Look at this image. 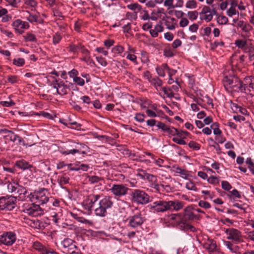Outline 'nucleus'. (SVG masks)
Listing matches in <instances>:
<instances>
[{"mask_svg": "<svg viewBox=\"0 0 254 254\" xmlns=\"http://www.w3.org/2000/svg\"><path fill=\"white\" fill-rule=\"evenodd\" d=\"M27 191L26 189L22 187V186L18 185V188L17 189V190L15 194H18V196L20 198H21L20 196L21 195L25 196V195L27 193Z\"/></svg>", "mask_w": 254, "mask_h": 254, "instance_id": "obj_39", "label": "nucleus"}, {"mask_svg": "<svg viewBox=\"0 0 254 254\" xmlns=\"http://www.w3.org/2000/svg\"><path fill=\"white\" fill-rule=\"evenodd\" d=\"M145 221L144 218L142 216L140 212H137L136 214L130 216L127 220V227L128 230L131 229H140L141 226Z\"/></svg>", "mask_w": 254, "mask_h": 254, "instance_id": "obj_5", "label": "nucleus"}, {"mask_svg": "<svg viewBox=\"0 0 254 254\" xmlns=\"http://www.w3.org/2000/svg\"><path fill=\"white\" fill-rule=\"evenodd\" d=\"M203 246V248L209 252H214L217 250L216 243L213 239H208Z\"/></svg>", "mask_w": 254, "mask_h": 254, "instance_id": "obj_22", "label": "nucleus"}, {"mask_svg": "<svg viewBox=\"0 0 254 254\" xmlns=\"http://www.w3.org/2000/svg\"><path fill=\"white\" fill-rule=\"evenodd\" d=\"M162 90L163 91L164 94L167 96V97L171 98L175 97V94L174 93L172 89L170 88L162 87Z\"/></svg>", "mask_w": 254, "mask_h": 254, "instance_id": "obj_36", "label": "nucleus"}, {"mask_svg": "<svg viewBox=\"0 0 254 254\" xmlns=\"http://www.w3.org/2000/svg\"><path fill=\"white\" fill-rule=\"evenodd\" d=\"M207 181L209 184H216L219 183L218 179L216 177L213 176H211L208 177L207 179Z\"/></svg>", "mask_w": 254, "mask_h": 254, "instance_id": "obj_58", "label": "nucleus"}, {"mask_svg": "<svg viewBox=\"0 0 254 254\" xmlns=\"http://www.w3.org/2000/svg\"><path fill=\"white\" fill-rule=\"evenodd\" d=\"M198 206L205 209H208L211 207L209 202L203 200H200L198 202Z\"/></svg>", "mask_w": 254, "mask_h": 254, "instance_id": "obj_56", "label": "nucleus"}, {"mask_svg": "<svg viewBox=\"0 0 254 254\" xmlns=\"http://www.w3.org/2000/svg\"><path fill=\"white\" fill-rule=\"evenodd\" d=\"M186 187L189 190H196V187L195 184L191 181H190L186 183Z\"/></svg>", "mask_w": 254, "mask_h": 254, "instance_id": "obj_59", "label": "nucleus"}, {"mask_svg": "<svg viewBox=\"0 0 254 254\" xmlns=\"http://www.w3.org/2000/svg\"><path fill=\"white\" fill-rule=\"evenodd\" d=\"M25 40L28 42H36V38L33 34L31 33H27L25 36H23Z\"/></svg>", "mask_w": 254, "mask_h": 254, "instance_id": "obj_40", "label": "nucleus"}, {"mask_svg": "<svg viewBox=\"0 0 254 254\" xmlns=\"http://www.w3.org/2000/svg\"><path fill=\"white\" fill-rule=\"evenodd\" d=\"M209 145L213 147L216 150L217 154H220L221 153V149L219 143L212 138H209L207 140Z\"/></svg>", "mask_w": 254, "mask_h": 254, "instance_id": "obj_29", "label": "nucleus"}, {"mask_svg": "<svg viewBox=\"0 0 254 254\" xmlns=\"http://www.w3.org/2000/svg\"><path fill=\"white\" fill-rule=\"evenodd\" d=\"M16 240V236L13 232H6L0 235V243L7 246H12Z\"/></svg>", "mask_w": 254, "mask_h": 254, "instance_id": "obj_15", "label": "nucleus"}, {"mask_svg": "<svg viewBox=\"0 0 254 254\" xmlns=\"http://www.w3.org/2000/svg\"><path fill=\"white\" fill-rule=\"evenodd\" d=\"M188 145L190 148L194 150H198L200 148V144L193 141H190Z\"/></svg>", "mask_w": 254, "mask_h": 254, "instance_id": "obj_44", "label": "nucleus"}, {"mask_svg": "<svg viewBox=\"0 0 254 254\" xmlns=\"http://www.w3.org/2000/svg\"><path fill=\"white\" fill-rule=\"evenodd\" d=\"M193 210L194 209L192 206H188L182 213L172 214L170 219L173 221V223L176 227L182 225L184 223H190L196 217Z\"/></svg>", "mask_w": 254, "mask_h": 254, "instance_id": "obj_2", "label": "nucleus"}, {"mask_svg": "<svg viewBox=\"0 0 254 254\" xmlns=\"http://www.w3.org/2000/svg\"><path fill=\"white\" fill-rule=\"evenodd\" d=\"M224 244L226 248L229 249L232 253L235 254H241L240 250V248L239 247L233 245L231 242L229 241H224Z\"/></svg>", "mask_w": 254, "mask_h": 254, "instance_id": "obj_24", "label": "nucleus"}, {"mask_svg": "<svg viewBox=\"0 0 254 254\" xmlns=\"http://www.w3.org/2000/svg\"><path fill=\"white\" fill-rule=\"evenodd\" d=\"M184 205V202L178 200L168 201L169 210L179 211L183 207Z\"/></svg>", "mask_w": 254, "mask_h": 254, "instance_id": "obj_23", "label": "nucleus"}, {"mask_svg": "<svg viewBox=\"0 0 254 254\" xmlns=\"http://www.w3.org/2000/svg\"><path fill=\"white\" fill-rule=\"evenodd\" d=\"M171 170L176 174H179V175L184 179H188V178L190 177L188 171L183 169L177 165L172 166Z\"/></svg>", "mask_w": 254, "mask_h": 254, "instance_id": "obj_21", "label": "nucleus"}, {"mask_svg": "<svg viewBox=\"0 0 254 254\" xmlns=\"http://www.w3.org/2000/svg\"><path fill=\"white\" fill-rule=\"evenodd\" d=\"M227 14L229 17L236 15L237 14V11L236 9L233 6H231L226 12Z\"/></svg>", "mask_w": 254, "mask_h": 254, "instance_id": "obj_61", "label": "nucleus"}, {"mask_svg": "<svg viewBox=\"0 0 254 254\" xmlns=\"http://www.w3.org/2000/svg\"><path fill=\"white\" fill-rule=\"evenodd\" d=\"M11 26L19 34H22L24 30L27 29L29 27V23L26 21H22L20 19H16L11 24Z\"/></svg>", "mask_w": 254, "mask_h": 254, "instance_id": "obj_17", "label": "nucleus"}, {"mask_svg": "<svg viewBox=\"0 0 254 254\" xmlns=\"http://www.w3.org/2000/svg\"><path fill=\"white\" fill-rule=\"evenodd\" d=\"M6 137H9V140L12 142H15L18 138V135L15 134L13 131L10 134H7Z\"/></svg>", "mask_w": 254, "mask_h": 254, "instance_id": "obj_62", "label": "nucleus"}, {"mask_svg": "<svg viewBox=\"0 0 254 254\" xmlns=\"http://www.w3.org/2000/svg\"><path fill=\"white\" fill-rule=\"evenodd\" d=\"M223 83L228 93L241 92V80L237 76H225Z\"/></svg>", "mask_w": 254, "mask_h": 254, "instance_id": "obj_3", "label": "nucleus"}, {"mask_svg": "<svg viewBox=\"0 0 254 254\" xmlns=\"http://www.w3.org/2000/svg\"><path fill=\"white\" fill-rule=\"evenodd\" d=\"M170 68L167 64H163L160 66L156 67V71L158 75L161 77H164L165 76V70H168Z\"/></svg>", "mask_w": 254, "mask_h": 254, "instance_id": "obj_28", "label": "nucleus"}, {"mask_svg": "<svg viewBox=\"0 0 254 254\" xmlns=\"http://www.w3.org/2000/svg\"><path fill=\"white\" fill-rule=\"evenodd\" d=\"M246 163L248 165V168L251 172L254 174V163L251 158H247Z\"/></svg>", "mask_w": 254, "mask_h": 254, "instance_id": "obj_43", "label": "nucleus"}, {"mask_svg": "<svg viewBox=\"0 0 254 254\" xmlns=\"http://www.w3.org/2000/svg\"><path fill=\"white\" fill-rule=\"evenodd\" d=\"M178 129L173 127L168 126L165 132L171 136L177 135Z\"/></svg>", "mask_w": 254, "mask_h": 254, "instance_id": "obj_41", "label": "nucleus"}, {"mask_svg": "<svg viewBox=\"0 0 254 254\" xmlns=\"http://www.w3.org/2000/svg\"><path fill=\"white\" fill-rule=\"evenodd\" d=\"M19 184L15 180H12V182H8L7 184V189L8 192L16 193L17 189Z\"/></svg>", "mask_w": 254, "mask_h": 254, "instance_id": "obj_26", "label": "nucleus"}, {"mask_svg": "<svg viewBox=\"0 0 254 254\" xmlns=\"http://www.w3.org/2000/svg\"><path fill=\"white\" fill-rule=\"evenodd\" d=\"M115 197L110 195L90 194L83 201V205L85 210L91 211L95 204L94 213L96 216L105 217L107 214V210L111 209L115 205Z\"/></svg>", "mask_w": 254, "mask_h": 254, "instance_id": "obj_1", "label": "nucleus"}, {"mask_svg": "<svg viewBox=\"0 0 254 254\" xmlns=\"http://www.w3.org/2000/svg\"><path fill=\"white\" fill-rule=\"evenodd\" d=\"M176 227L180 229V230H183L185 231H190L192 232H194L196 230V228L194 226L191 225L190 224V223H184L182 224V225H180Z\"/></svg>", "mask_w": 254, "mask_h": 254, "instance_id": "obj_30", "label": "nucleus"}, {"mask_svg": "<svg viewBox=\"0 0 254 254\" xmlns=\"http://www.w3.org/2000/svg\"><path fill=\"white\" fill-rule=\"evenodd\" d=\"M30 225L32 227L40 230H43L45 228L44 222L38 220L33 221Z\"/></svg>", "mask_w": 254, "mask_h": 254, "instance_id": "obj_35", "label": "nucleus"}, {"mask_svg": "<svg viewBox=\"0 0 254 254\" xmlns=\"http://www.w3.org/2000/svg\"><path fill=\"white\" fill-rule=\"evenodd\" d=\"M17 199L16 197L2 196L0 197V210L11 211L16 206Z\"/></svg>", "mask_w": 254, "mask_h": 254, "instance_id": "obj_7", "label": "nucleus"}, {"mask_svg": "<svg viewBox=\"0 0 254 254\" xmlns=\"http://www.w3.org/2000/svg\"><path fill=\"white\" fill-rule=\"evenodd\" d=\"M230 107L234 112L238 113L239 109H240L241 106L239 105L237 103H233L231 101Z\"/></svg>", "mask_w": 254, "mask_h": 254, "instance_id": "obj_55", "label": "nucleus"}, {"mask_svg": "<svg viewBox=\"0 0 254 254\" xmlns=\"http://www.w3.org/2000/svg\"><path fill=\"white\" fill-rule=\"evenodd\" d=\"M225 233L227 235V239L233 242H240L242 239L241 232L235 228H228L225 230Z\"/></svg>", "mask_w": 254, "mask_h": 254, "instance_id": "obj_16", "label": "nucleus"}, {"mask_svg": "<svg viewBox=\"0 0 254 254\" xmlns=\"http://www.w3.org/2000/svg\"><path fill=\"white\" fill-rule=\"evenodd\" d=\"M22 211L32 216H37L42 213L41 209L38 204L25 203L22 206Z\"/></svg>", "mask_w": 254, "mask_h": 254, "instance_id": "obj_8", "label": "nucleus"}, {"mask_svg": "<svg viewBox=\"0 0 254 254\" xmlns=\"http://www.w3.org/2000/svg\"><path fill=\"white\" fill-rule=\"evenodd\" d=\"M145 117V116L144 114H140V113H137L136 114L135 116L134 117V119L136 121L141 123L144 121Z\"/></svg>", "mask_w": 254, "mask_h": 254, "instance_id": "obj_64", "label": "nucleus"}, {"mask_svg": "<svg viewBox=\"0 0 254 254\" xmlns=\"http://www.w3.org/2000/svg\"><path fill=\"white\" fill-rule=\"evenodd\" d=\"M241 92L247 95L254 94V82L249 77H245L241 80Z\"/></svg>", "mask_w": 254, "mask_h": 254, "instance_id": "obj_9", "label": "nucleus"}, {"mask_svg": "<svg viewBox=\"0 0 254 254\" xmlns=\"http://www.w3.org/2000/svg\"><path fill=\"white\" fill-rule=\"evenodd\" d=\"M188 16L189 19L192 21L197 18L198 13L196 11H189L188 12Z\"/></svg>", "mask_w": 254, "mask_h": 254, "instance_id": "obj_51", "label": "nucleus"}, {"mask_svg": "<svg viewBox=\"0 0 254 254\" xmlns=\"http://www.w3.org/2000/svg\"><path fill=\"white\" fill-rule=\"evenodd\" d=\"M215 5V3L212 4V9L207 6H204L203 7L199 13L200 18L201 20H205L206 22L210 21L212 20L213 15H215L216 13V9Z\"/></svg>", "mask_w": 254, "mask_h": 254, "instance_id": "obj_12", "label": "nucleus"}, {"mask_svg": "<svg viewBox=\"0 0 254 254\" xmlns=\"http://www.w3.org/2000/svg\"><path fill=\"white\" fill-rule=\"evenodd\" d=\"M129 188L125 184H114L110 189L111 193L116 197H121L126 195Z\"/></svg>", "mask_w": 254, "mask_h": 254, "instance_id": "obj_13", "label": "nucleus"}, {"mask_svg": "<svg viewBox=\"0 0 254 254\" xmlns=\"http://www.w3.org/2000/svg\"><path fill=\"white\" fill-rule=\"evenodd\" d=\"M76 48V47H75V45L73 43H71L67 47V49L68 52L72 53L73 54H75L77 52Z\"/></svg>", "mask_w": 254, "mask_h": 254, "instance_id": "obj_50", "label": "nucleus"}, {"mask_svg": "<svg viewBox=\"0 0 254 254\" xmlns=\"http://www.w3.org/2000/svg\"><path fill=\"white\" fill-rule=\"evenodd\" d=\"M102 179L96 176H92L89 177V182L91 184H95L99 182Z\"/></svg>", "mask_w": 254, "mask_h": 254, "instance_id": "obj_46", "label": "nucleus"}, {"mask_svg": "<svg viewBox=\"0 0 254 254\" xmlns=\"http://www.w3.org/2000/svg\"><path fill=\"white\" fill-rule=\"evenodd\" d=\"M15 165L18 168L24 170L30 169L32 167V165L24 160L17 161L15 163Z\"/></svg>", "mask_w": 254, "mask_h": 254, "instance_id": "obj_31", "label": "nucleus"}, {"mask_svg": "<svg viewBox=\"0 0 254 254\" xmlns=\"http://www.w3.org/2000/svg\"><path fill=\"white\" fill-rule=\"evenodd\" d=\"M127 7L131 10H134L136 9H138L139 10H140L141 9V6L137 3L128 4L127 5Z\"/></svg>", "mask_w": 254, "mask_h": 254, "instance_id": "obj_52", "label": "nucleus"}, {"mask_svg": "<svg viewBox=\"0 0 254 254\" xmlns=\"http://www.w3.org/2000/svg\"><path fill=\"white\" fill-rule=\"evenodd\" d=\"M153 160L155 165L160 167H162L163 164L164 163V160L161 158H157L156 156L155 157V159H153Z\"/></svg>", "mask_w": 254, "mask_h": 254, "instance_id": "obj_63", "label": "nucleus"}, {"mask_svg": "<svg viewBox=\"0 0 254 254\" xmlns=\"http://www.w3.org/2000/svg\"><path fill=\"white\" fill-rule=\"evenodd\" d=\"M25 60L23 58H17L14 59L13 60L12 64L13 65L18 66L21 67L22 66L25 64Z\"/></svg>", "mask_w": 254, "mask_h": 254, "instance_id": "obj_38", "label": "nucleus"}, {"mask_svg": "<svg viewBox=\"0 0 254 254\" xmlns=\"http://www.w3.org/2000/svg\"><path fill=\"white\" fill-rule=\"evenodd\" d=\"M69 178L68 175L65 174L58 176V181L61 186L66 185L69 183Z\"/></svg>", "mask_w": 254, "mask_h": 254, "instance_id": "obj_33", "label": "nucleus"}, {"mask_svg": "<svg viewBox=\"0 0 254 254\" xmlns=\"http://www.w3.org/2000/svg\"><path fill=\"white\" fill-rule=\"evenodd\" d=\"M215 140L219 143H223L226 141V138L224 136L222 133L220 134L217 135L215 138Z\"/></svg>", "mask_w": 254, "mask_h": 254, "instance_id": "obj_57", "label": "nucleus"}, {"mask_svg": "<svg viewBox=\"0 0 254 254\" xmlns=\"http://www.w3.org/2000/svg\"><path fill=\"white\" fill-rule=\"evenodd\" d=\"M221 186L223 189L227 191H229L232 189V186L226 181L221 182Z\"/></svg>", "mask_w": 254, "mask_h": 254, "instance_id": "obj_48", "label": "nucleus"}, {"mask_svg": "<svg viewBox=\"0 0 254 254\" xmlns=\"http://www.w3.org/2000/svg\"><path fill=\"white\" fill-rule=\"evenodd\" d=\"M235 45L239 49L243 50L245 52H248V49L246 48L247 46V41L245 39H237L235 41Z\"/></svg>", "mask_w": 254, "mask_h": 254, "instance_id": "obj_27", "label": "nucleus"}, {"mask_svg": "<svg viewBox=\"0 0 254 254\" xmlns=\"http://www.w3.org/2000/svg\"><path fill=\"white\" fill-rule=\"evenodd\" d=\"M163 55L167 58H171L174 56V53L170 48H165L163 51Z\"/></svg>", "mask_w": 254, "mask_h": 254, "instance_id": "obj_49", "label": "nucleus"}, {"mask_svg": "<svg viewBox=\"0 0 254 254\" xmlns=\"http://www.w3.org/2000/svg\"><path fill=\"white\" fill-rule=\"evenodd\" d=\"M96 59L98 63L103 66H106L108 64L105 59L101 56L97 57Z\"/></svg>", "mask_w": 254, "mask_h": 254, "instance_id": "obj_54", "label": "nucleus"}, {"mask_svg": "<svg viewBox=\"0 0 254 254\" xmlns=\"http://www.w3.org/2000/svg\"><path fill=\"white\" fill-rule=\"evenodd\" d=\"M62 36L59 33H56L53 36V43L54 45L59 44L62 40Z\"/></svg>", "mask_w": 254, "mask_h": 254, "instance_id": "obj_42", "label": "nucleus"}, {"mask_svg": "<svg viewBox=\"0 0 254 254\" xmlns=\"http://www.w3.org/2000/svg\"><path fill=\"white\" fill-rule=\"evenodd\" d=\"M124 51V48L120 45H118L114 47L112 49V52L115 54H121Z\"/></svg>", "mask_w": 254, "mask_h": 254, "instance_id": "obj_37", "label": "nucleus"}, {"mask_svg": "<svg viewBox=\"0 0 254 254\" xmlns=\"http://www.w3.org/2000/svg\"><path fill=\"white\" fill-rule=\"evenodd\" d=\"M63 247V253L66 254H81L76 246V242L69 238H65L61 242Z\"/></svg>", "mask_w": 254, "mask_h": 254, "instance_id": "obj_6", "label": "nucleus"}, {"mask_svg": "<svg viewBox=\"0 0 254 254\" xmlns=\"http://www.w3.org/2000/svg\"><path fill=\"white\" fill-rule=\"evenodd\" d=\"M149 83L153 85L156 90H158V87H160L162 85V81L157 77H153Z\"/></svg>", "mask_w": 254, "mask_h": 254, "instance_id": "obj_34", "label": "nucleus"}, {"mask_svg": "<svg viewBox=\"0 0 254 254\" xmlns=\"http://www.w3.org/2000/svg\"><path fill=\"white\" fill-rule=\"evenodd\" d=\"M148 207L156 212H164L169 210L168 201L159 199L150 204Z\"/></svg>", "mask_w": 254, "mask_h": 254, "instance_id": "obj_11", "label": "nucleus"}, {"mask_svg": "<svg viewBox=\"0 0 254 254\" xmlns=\"http://www.w3.org/2000/svg\"><path fill=\"white\" fill-rule=\"evenodd\" d=\"M188 8H195L196 7V2L194 0H190L186 4Z\"/></svg>", "mask_w": 254, "mask_h": 254, "instance_id": "obj_53", "label": "nucleus"}, {"mask_svg": "<svg viewBox=\"0 0 254 254\" xmlns=\"http://www.w3.org/2000/svg\"><path fill=\"white\" fill-rule=\"evenodd\" d=\"M131 201L138 205H145L151 202L150 196L143 190L134 189L130 194Z\"/></svg>", "mask_w": 254, "mask_h": 254, "instance_id": "obj_4", "label": "nucleus"}, {"mask_svg": "<svg viewBox=\"0 0 254 254\" xmlns=\"http://www.w3.org/2000/svg\"><path fill=\"white\" fill-rule=\"evenodd\" d=\"M52 78V84L53 87L56 89L57 93L61 96L66 95L69 87L63 81L57 80L53 77Z\"/></svg>", "mask_w": 254, "mask_h": 254, "instance_id": "obj_14", "label": "nucleus"}, {"mask_svg": "<svg viewBox=\"0 0 254 254\" xmlns=\"http://www.w3.org/2000/svg\"><path fill=\"white\" fill-rule=\"evenodd\" d=\"M167 20L165 21V25L168 29L173 30L175 29V25L176 24L177 20L170 16H166Z\"/></svg>", "mask_w": 254, "mask_h": 254, "instance_id": "obj_25", "label": "nucleus"}, {"mask_svg": "<svg viewBox=\"0 0 254 254\" xmlns=\"http://www.w3.org/2000/svg\"><path fill=\"white\" fill-rule=\"evenodd\" d=\"M34 196L37 200L36 202L38 205H43L49 201L47 190L43 189L37 192H35Z\"/></svg>", "mask_w": 254, "mask_h": 254, "instance_id": "obj_18", "label": "nucleus"}, {"mask_svg": "<svg viewBox=\"0 0 254 254\" xmlns=\"http://www.w3.org/2000/svg\"><path fill=\"white\" fill-rule=\"evenodd\" d=\"M238 26L242 30L241 35L243 37L248 38L251 36V31L253 27L249 23L244 21H239Z\"/></svg>", "mask_w": 254, "mask_h": 254, "instance_id": "obj_19", "label": "nucleus"}, {"mask_svg": "<svg viewBox=\"0 0 254 254\" xmlns=\"http://www.w3.org/2000/svg\"><path fill=\"white\" fill-rule=\"evenodd\" d=\"M217 21L219 24H226L228 21V19L225 16H219L217 18Z\"/></svg>", "mask_w": 254, "mask_h": 254, "instance_id": "obj_45", "label": "nucleus"}, {"mask_svg": "<svg viewBox=\"0 0 254 254\" xmlns=\"http://www.w3.org/2000/svg\"><path fill=\"white\" fill-rule=\"evenodd\" d=\"M69 123L68 124L69 125H74L75 126V127H70L71 128H72V129H77V130H80L81 129V125L77 123L75 121H72L71 120H69Z\"/></svg>", "mask_w": 254, "mask_h": 254, "instance_id": "obj_47", "label": "nucleus"}, {"mask_svg": "<svg viewBox=\"0 0 254 254\" xmlns=\"http://www.w3.org/2000/svg\"><path fill=\"white\" fill-rule=\"evenodd\" d=\"M60 152L64 155H68L70 154H74L75 153H79L82 154H86L89 151V147L84 143H76L75 148L69 150H64L60 149Z\"/></svg>", "mask_w": 254, "mask_h": 254, "instance_id": "obj_10", "label": "nucleus"}, {"mask_svg": "<svg viewBox=\"0 0 254 254\" xmlns=\"http://www.w3.org/2000/svg\"><path fill=\"white\" fill-rule=\"evenodd\" d=\"M32 247L34 250L40 252L41 254L44 253L48 249L46 246L38 241L33 243Z\"/></svg>", "mask_w": 254, "mask_h": 254, "instance_id": "obj_32", "label": "nucleus"}, {"mask_svg": "<svg viewBox=\"0 0 254 254\" xmlns=\"http://www.w3.org/2000/svg\"><path fill=\"white\" fill-rule=\"evenodd\" d=\"M73 81L80 86H83L85 84L84 79L78 76H77L75 78H74Z\"/></svg>", "mask_w": 254, "mask_h": 254, "instance_id": "obj_60", "label": "nucleus"}, {"mask_svg": "<svg viewBox=\"0 0 254 254\" xmlns=\"http://www.w3.org/2000/svg\"><path fill=\"white\" fill-rule=\"evenodd\" d=\"M81 54L82 55V57L80 58L81 61L84 62L86 63L87 65L91 67L95 66V63L92 59L90 56V53L87 49L83 50Z\"/></svg>", "mask_w": 254, "mask_h": 254, "instance_id": "obj_20", "label": "nucleus"}]
</instances>
